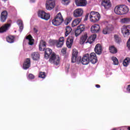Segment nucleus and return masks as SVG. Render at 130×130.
<instances>
[{"instance_id": "nucleus-1", "label": "nucleus", "mask_w": 130, "mask_h": 130, "mask_svg": "<svg viewBox=\"0 0 130 130\" xmlns=\"http://www.w3.org/2000/svg\"><path fill=\"white\" fill-rule=\"evenodd\" d=\"M46 48V42L44 41L43 40H41L39 44V49L40 51H44V58L46 59H48V58H50V56L53 54V52H52V50L50 48Z\"/></svg>"}, {"instance_id": "nucleus-2", "label": "nucleus", "mask_w": 130, "mask_h": 130, "mask_svg": "<svg viewBox=\"0 0 130 130\" xmlns=\"http://www.w3.org/2000/svg\"><path fill=\"white\" fill-rule=\"evenodd\" d=\"M114 12L117 15H125L128 13V7L125 5H119L114 8Z\"/></svg>"}, {"instance_id": "nucleus-3", "label": "nucleus", "mask_w": 130, "mask_h": 130, "mask_svg": "<svg viewBox=\"0 0 130 130\" xmlns=\"http://www.w3.org/2000/svg\"><path fill=\"white\" fill-rule=\"evenodd\" d=\"M63 22V18L60 12L58 13L52 20V23L54 26H59Z\"/></svg>"}, {"instance_id": "nucleus-4", "label": "nucleus", "mask_w": 130, "mask_h": 130, "mask_svg": "<svg viewBox=\"0 0 130 130\" xmlns=\"http://www.w3.org/2000/svg\"><path fill=\"white\" fill-rule=\"evenodd\" d=\"M101 17L99 13L92 11L89 15V20L92 23H96V22H98L100 20Z\"/></svg>"}, {"instance_id": "nucleus-5", "label": "nucleus", "mask_w": 130, "mask_h": 130, "mask_svg": "<svg viewBox=\"0 0 130 130\" xmlns=\"http://www.w3.org/2000/svg\"><path fill=\"white\" fill-rule=\"evenodd\" d=\"M60 60L59 56L56 55L54 52L50 56L49 59V62L53 63L55 66H58Z\"/></svg>"}, {"instance_id": "nucleus-6", "label": "nucleus", "mask_w": 130, "mask_h": 130, "mask_svg": "<svg viewBox=\"0 0 130 130\" xmlns=\"http://www.w3.org/2000/svg\"><path fill=\"white\" fill-rule=\"evenodd\" d=\"M77 61H78V62H81V63L84 66L89 64L90 62L89 54H85L82 58L81 57H77Z\"/></svg>"}, {"instance_id": "nucleus-7", "label": "nucleus", "mask_w": 130, "mask_h": 130, "mask_svg": "<svg viewBox=\"0 0 130 130\" xmlns=\"http://www.w3.org/2000/svg\"><path fill=\"white\" fill-rule=\"evenodd\" d=\"M38 16L41 19L47 21L50 19V14L46 13L45 12L40 10L38 12Z\"/></svg>"}, {"instance_id": "nucleus-8", "label": "nucleus", "mask_w": 130, "mask_h": 130, "mask_svg": "<svg viewBox=\"0 0 130 130\" xmlns=\"http://www.w3.org/2000/svg\"><path fill=\"white\" fill-rule=\"evenodd\" d=\"M64 42V38L63 37H60L59 41L53 40L52 41V44H55L58 48H59L63 45Z\"/></svg>"}, {"instance_id": "nucleus-9", "label": "nucleus", "mask_w": 130, "mask_h": 130, "mask_svg": "<svg viewBox=\"0 0 130 130\" xmlns=\"http://www.w3.org/2000/svg\"><path fill=\"white\" fill-rule=\"evenodd\" d=\"M55 7V0H47L46 3V8L48 11H51Z\"/></svg>"}, {"instance_id": "nucleus-10", "label": "nucleus", "mask_w": 130, "mask_h": 130, "mask_svg": "<svg viewBox=\"0 0 130 130\" xmlns=\"http://www.w3.org/2000/svg\"><path fill=\"white\" fill-rule=\"evenodd\" d=\"M85 29H86V27L84 24H80L78 26L75 32V36L76 37H78V36L81 35L82 32H84V31H85Z\"/></svg>"}, {"instance_id": "nucleus-11", "label": "nucleus", "mask_w": 130, "mask_h": 130, "mask_svg": "<svg viewBox=\"0 0 130 130\" xmlns=\"http://www.w3.org/2000/svg\"><path fill=\"white\" fill-rule=\"evenodd\" d=\"M121 32L123 36H128L130 34V25L124 26L121 29Z\"/></svg>"}, {"instance_id": "nucleus-12", "label": "nucleus", "mask_w": 130, "mask_h": 130, "mask_svg": "<svg viewBox=\"0 0 130 130\" xmlns=\"http://www.w3.org/2000/svg\"><path fill=\"white\" fill-rule=\"evenodd\" d=\"M101 5L105 9L108 10L111 8V2H110V0H102Z\"/></svg>"}, {"instance_id": "nucleus-13", "label": "nucleus", "mask_w": 130, "mask_h": 130, "mask_svg": "<svg viewBox=\"0 0 130 130\" xmlns=\"http://www.w3.org/2000/svg\"><path fill=\"white\" fill-rule=\"evenodd\" d=\"M73 43H74V36H70L67 39V41L66 42V45L67 47H68V48H72Z\"/></svg>"}, {"instance_id": "nucleus-14", "label": "nucleus", "mask_w": 130, "mask_h": 130, "mask_svg": "<svg viewBox=\"0 0 130 130\" xmlns=\"http://www.w3.org/2000/svg\"><path fill=\"white\" fill-rule=\"evenodd\" d=\"M84 11L82 9H77L73 12V16L75 18H78L81 17L83 15Z\"/></svg>"}, {"instance_id": "nucleus-15", "label": "nucleus", "mask_w": 130, "mask_h": 130, "mask_svg": "<svg viewBox=\"0 0 130 130\" xmlns=\"http://www.w3.org/2000/svg\"><path fill=\"white\" fill-rule=\"evenodd\" d=\"M30 67H31V59L27 58L23 63V68L24 70H28Z\"/></svg>"}, {"instance_id": "nucleus-16", "label": "nucleus", "mask_w": 130, "mask_h": 130, "mask_svg": "<svg viewBox=\"0 0 130 130\" xmlns=\"http://www.w3.org/2000/svg\"><path fill=\"white\" fill-rule=\"evenodd\" d=\"M76 5L77 7H86L87 0H76Z\"/></svg>"}, {"instance_id": "nucleus-17", "label": "nucleus", "mask_w": 130, "mask_h": 130, "mask_svg": "<svg viewBox=\"0 0 130 130\" xmlns=\"http://www.w3.org/2000/svg\"><path fill=\"white\" fill-rule=\"evenodd\" d=\"M94 51L96 54L100 55L102 54V46L100 44H98L94 48Z\"/></svg>"}, {"instance_id": "nucleus-18", "label": "nucleus", "mask_w": 130, "mask_h": 130, "mask_svg": "<svg viewBox=\"0 0 130 130\" xmlns=\"http://www.w3.org/2000/svg\"><path fill=\"white\" fill-rule=\"evenodd\" d=\"M90 31L92 33H98L100 31V25L94 24L91 27Z\"/></svg>"}, {"instance_id": "nucleus-19", "label": "nucleus", "mask_w": 130, "mask_h": 130, "mask_svg": "<svg viewBox=\"0 0 130 130\" xmlns=\"http://www.w3.org/2000/svg\"><path fill=\"white\" fill-rule=\"evenodd\" d=\"M32 59L35 61H38L40 59V54L38 52H34L31 54Z\"/></svg>"}, {"instance_id": "nucleus-20", "label": "nucleus", "mask_w": 130, "mask_h": 130, "mask_svg": "<svg viewBox=\"0 0 130 130\" xmlns=\"http://www.w3.org/2000/svg\"><path fill=\"white\" fill-rule=\"evenodd\" d=\"M77 57H78V51L76 49H73V51L72 53V57L71 58V62H76V61H78V59H77Z\"/></svg>"}, {"instance_id": "nucleus-21", "label": "nucleus", "mask_w": 130, "mask_h": 130, "mask_svg": "<svg viewBox=\"0 0 130 130\" xmlns=\"http://www.w3.org/2000/svg\"><path fill=\"white\" fill-rule=\"evenodd\" d=\"M8 18V12L7 11H3L1 13V21L3 23L4 22H6V20H7Z\"/></svg>"}, {"instance_id": "nucleus-22", "label": "nucleus", "mask_w": 130, "mask_h": 130, "mask_svg": "<svg viewBox=\"0 0 130 130\" xmlns=\"http://www.w3.org/2000/svg\"><path fill=\"white\" fill-rule=\"evenodd\" d=\"M113 31V27L112 26H106L103 29V34H109L111 33Z\"/></svg>"}, {"instance_id": "nucleus-23", "label": "nucleus", "mask_w": 130, "mask_h": 130, "mask_svg": "<svg viewBox=\"0 0 130 130\" xmlns=\"http://www.w3.org/2000/svg\"><path fill=\"white\" fill-rule=\"evenodd\" d=\"M11 26L10 24H6L3 26H2L0 28V33H4V32H6L8 29H9V27Z\"/></svg>"}, {"instance_id": "nucleus-24", "label": "nucleus", "mask_w": 130, "mask_h": 130, "mask_svg": "<svg viewBox=\"0 0 130 130\" xmlns=\"http://www.w3.org/2000/svg\"><path fill=\"white\" fill-rule=\"evenodd\" d=\"M81 18H77L75 19L72 23V27H76V26H77V25H79V24L81 23Z\"/></svg>"}, {"instance_id": "nucleus-25", "label": "nucleus", "mask_w": 130, "mask_h": 130, "mask_svg": "<svg viewBox=\"0 0 130 130\" xmlns=\"http://www.w3.org/2000/svg\"><path fill=\"white\" fill-rule=\"evenodd\" d=\"M96 37H97L96 34H94L93 35V36L89 37L87 40V42H88V43H89L90 44H92L96 39Z\"/></svg>"}, {"instance_id": "nucleus-26", "label": "nucleus", "mask_w": 130, "mask_h": 130, "mask_svg": "<svg viewBox=\"0 0 130 130\" xmlns=\"http://www.w3.org/2000/svg\"><path fill=\"white\" fill-rule=\"evenodd\" d=\"M109 51L111 53L113 54H115L117 53V49L114 46H111L109 48Z\"/></svg>"}, {"instance_id": "nucleus-27", "label": "nucleus", "mask_w": 130, "mask_h": 130, "mask_svg": "<svg viewBox=\"0 0 130 130\" xmlns=\"http://www.w3.org/2000/svg\"><path fill=\"white\" fill-rule=\"evenodd\" d=\"M72 31H73L72 27H71L70 26H66V32H65L66 37H67V36H69V35H70V34L72 33Z\"/></svg>"}, {"instance_id": "nucleus-28", "label": "nucleus", "mask_w": 130, "mask_h": 130, "mask_svg": "<svg viewBox=\"0 0 130 130\" xmlns=\"http://www.w3.org/2000/svg\"><path fill=\"white\" fill-rule=\"evenodd\" d=\"M6 40L9 43H14L15 42V37L9 36L6 38Z\"/></svg>"}, {"instance_id": "nucleus-29", "label": "nucleus", "mask_w": 130, "mask_h": 130, "mask_svg": "<svg viewBox=\"0 0 130 130\" xmlns=\"http://www.w3.org/2000/svg\"><path fill=\"white\" fill-rule=\"evenodd\" d=\"M17 23L19 27L20 32H22V31H23V29H24V24H23V21L21 20H18L17 21Z\"/></svg>"}, {"instance_id": "nucleus-30", "label": "nucleus", "mask_w": 130, "mask_h": 130, "mask_svg": "<svg viewBox=\"0 0 130 130\" xmlns=\"http://www.w3.org/2000/svg\"><path fill=\"white\" fill-rule=\"evenodd\" d=\"M114 38L115 42H116V43H117L118 44H119L122 41L121 38L119 37V36L117 35H114Z\"/></svg>"}, {"instance_id": "nucleus-31", "label": "nucleus", "mask_w": 130, "mask_h": 130, "mask_svg": "<svg viewBox=\"0 0 130 130\" xmlns=\"http://www.w3.org/2000/svg\"><path fill=\"white\" fill-rule=\"evenodd\" d=\"M32 38H33L31 35H28L26 37V39H27L29 41V45H33V44H34V40Z\"/></svg>"}, {"instance_id": "nucleus-32", "label": "nucleus", "mask_w": 130, "mask_h": 130, "mask_svg": "<svg viewBox=\"0 0 130 130\" xmlns=\"http://www.w3.org/2000/svg\"><path fill=\"white\" fill-rule=\"evenodd\" d=\"M87 38H88V34L85 32L84 33V35L81 37L80 40L81 42L85 43L86 40H87Z\"/></svg>"}, {"instance_id": "nucleus-33", "label": "nucleus", "mask_w": 130, "mask_h": 130, "mask_svg": "<svg viewBox=\"0 0 130 130\" xmlns=\"http://www.w3.org/2000/svg\"><path fill=\"white\" fill-rule=\"evenodd\" d=\"M130 62V58L129 57H126L123 61V65L124 67H127L128 64H129Z\"/></svg>"}, {"instance_id": "nucleus-34", "label": "nucleus", "mask_w": 130, "mask_h": 130, "mask_svg": "<svg viewBox=\"0 0 130 130\" xmlns=\"http://www.w3.org/2000/svg\"><path fill=\"white\" fill-rule=\"evenodd\" d=\"M121 23L124 24L129 23L130 22V18H124L121 19Z\"/></svg>"}, {"instance_id": "nucleus-35", "label": "nucleus", "mask_w": 130, "mask_h": 130, "mask_svg": "<svg viewBox=\"0 0 130 130\" xmlns=\"http://www.w3.org/2000/svg\"><path fill=\"white\" fill-rule=\"evenodd\" d=\"M112 60L113 61V64L115 66H118V59L116 57H112Z\"/></svg>"}, {"instance_id": "nucleus-36", "label": "nucleus", "mask_w": 130, "mask_h": 130, "mask_svg": "<svg viewBox=\"0 0 130 130\" xmlns=\"http://www.w3.org/2000/svg\"><path fill=\"white\" fill-rule=\"evenodd\" d=\"M71 21H72V17L67 18L64 20L65 25H69V23H71Z\"/></svg>"}, {"instance_id": "nucleus-37", "label": "nucleus", "mask_w": 130, "mask_h": 130, "mask_svg": "<svg viewBox=\"0 0 130 130\" xmlns=\"http://www.w3.org/2000/svg\"><path fill=\"white\" fill-rule=\"evenodd\" d=\"M96 57V54L95 53H91L89 55V61H91L92 59L95 58Z\"/></svg>"}, {"instance_id": "nucleus-38", "label": "nucleus", "mask_w": 130, "mask_h": 130, "mask_svg": "<svg viewBox=\"0 0 130 130\" xmlns=\"http://www.w3.org/2000/svg\"><path fill=\"white\" fill-rule=\"evenodd\" d=\"M62 4L65 6H68L70 3H71V0H62Z\"/></svg>"}, {"instance_id": "nucleus-39", "label": "nucleus", "mask_w": 130, "mask_h": 130, "mask_svg": "<svg viewBox=\"0 0 130 130\" xmlns=\"http://www.w3.org/2000/svg\"><path fill=\"white\" fill-rule=\"evenodd\" d=\"M45 77H46L45 72H40V75L39 76V78H42V79L45 78Z\"/></svg>"}, {"instance_id": "nucleus-40", "label": "nucleus", "mask_w": 130, "mask_h": 130, "mask_svg": "<svg viewBox=\"0 0 130 130\" xmlns=\"http://www.w3.org/2000/svg\"><path fill=\"white\" fill-rule=\"evenodd\" d=\"M98 61V59H97V56L94 57V58L91 59L90 61V62L91 63H93V64H95Z\"/></svg>"}, {"instance_id": "nucleus-41", "label": "nucleus", "mask_w": 130, "mask_h": 130, "mask_svg": "<svg viewBox=\"0 0 130 130\" xmlns=\"http://www.w3.org/2000/svg\"><path fill=\"white\" fill-rule=\"evenodd\" d=\"M28 79H29V80H33L35 79V76L32 74L30 73L28 74Z\"/></svg>"}, {"instance_id": "nucleus-42", "label": "nucleus", "mask_w": 130, "mask_h": 130, "mask_svg": "<svg viewBox=\"0 0 130 130\" xmlns=\"http://www.w3.org/2000/svg\"><path fill=\"white\" fill-rule=\"evenodd\" d=\"M61 52L63 53V54H66V53H67V50L66 49H62Z\"/></svg>"}, {"instance_id": "nucleus-43", "label": "nucleus", "mask_w": 130, "mask_h": 130, "mask_svg": "<svg viewBox=\"0 0 130 130\" xmlns=\"http://www.w3.org/2000/svg\"><path fill=\"white\" fill-rule=\"evenodd\" d=\"M88 17H89V13H87L85 15V18H84V21H87Z\"/></svg>"}, {"instance_id": "nucleus-44", "label": "nucleus", "mask_w": 130, "mask_h": 130, "mask_svg": "<svg viewBox=\"0 0 130 130\" xmlns=\"http://www.w3.org/2000/svg\"><path fill=\"white\" fill-rule=\"evenodd\" d=\"M126 90L128 93H130V85H128L126 88Z\"/></svg>"}, {"instance_id": "nucleus-45", "label": "nucleus", "mask_w": 130, "mask_h": 130, "mask_svg": "<svg viewBox=\"0 0 130 130\" xmlns=\"http://www.w3.org/2000/svg\"><path fill=\"white\" fill-rule=\"evenodd\" d=\"M34 32L35 33H37V32H38V29H37L36 28L34 27Z\"/></svg>"}, {"instance_id": "nucleus-46", "label": "nucleus", "mask_w": 130, "mask_h": 130, "mask_svg": "<svg viewBox=\"0 0 130 130\" xmlns=\"http://www.w3.org/2000/svg\"><path fill=\"white\" fill-rule=\"evenodd\" d=\"M96 88H100V85L99 84L95 85Z\"/></svg>"}, {"instance_id": "nucleus-47", "label": "nucleus", "mask_w": 130, "mask_h": 130, "mask_svg": "<svg viewBox=\"0 0 130 130\" xmlns=\"http://www.w3.org/2000/svg\"><path fill=\"white\" fill-rule=\"evenodd\" d=\"M31 2L32 3H34V2H35V0H31Z\"/></svg>"}, {"instance_id": "nucleus-48", "label": "nucleus", "mask_w": 130, "mask_h": 130, "mask_svg": "<svg viewBox=\"0 0 130 130\" xmlns=\"http://www.w3.org/2000/svg\"><path fill=\"white\" fill-rule=\"evenodd\" d=\"M127 129H128V130H130V127H128L127 128Z\"/></svg>"}, {"instance_id": "nucleus-49", "label": "nucleus", "mask_w": 130, "mask_h": 130, "mask_svg": "<svg viewBox=\"0 0 130 130\" xmlns=\"http://www.w3.org/2000/svg\"><path fill=\"white\" fill-rule=\"evenodd\" d=\"M4 2H7L8 0H3Z\"/></svg>"}, {"instance_id": "nucleus-50", "label": "nucleus", "mask_w": 130, "mask_h": 130, "mask_svg": "<svg viewBox=\"0 0 130 130\" xmlns=\"http://www.w3.org/2000/svg\"><path fill=\"white\" fill-rule=\"evenodd\" d=\"M127 1H128L129 3H130V0H127Z\"/></svg>"}]
</instances>
